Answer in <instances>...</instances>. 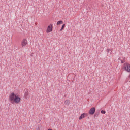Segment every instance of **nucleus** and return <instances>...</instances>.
<instances>
[{
	"label": "nucleus",
	"mask_w": 130,
	"mask_h": 130,
	"mask_svg": "<svg viewBox=\"0 0 130 130\" xmlns=\"http://www.w3.org/2000/svg\"><path fill=\"white\" fill-rule=\"evenodd\" d=\"M123 68L126 72L130 73V64L128 63H124L123 64Z\"/></svg>",
	"instance_id": "f257e3e1"
},
{
	"label": "nucleus",
	"mask_w": 130,
	"mask_h": 130,
	"mask_svg": "<svg viewBox=\"0 0 130 130\" xmlns=\"http://www.w3.org/2000/svg\"><path fill=\"white\" fill-rule=\"evenodd\" d=\"M16 95H15V93L14 92H12L9 95V101H10V102L12 104L14 103L13 101Z\"/></svg>",
	"instance_id": "f03ea898"
},
{
	"label": "nucleus",
	"mask_w": 130,
	"mask_h": 130,
	"mask_svg": "<svg viewBox=\"0 0 130 130\" xmlns=\"http://www.w3.org/2000/svg\"><path fill=\"white\" fill-rule=\"evenodd\" d=\"M13 102H15V103H16L17 104L20 103V102H21V98L19 97L18 95H15Z\"/></svg>",
	"instance_id": "7ed1b4c3"
},
{
	"label": "nucleus",
	"mask_w": 130,
	"mask_h": 130,
	"mask_svg": "<svg viewBox=\"0 0 130 130\" xmlns=\"http://www.w3.org/2000/svg\"><path fill=\"white\" fill-rule=\"evenodd\" d=\"M27 44H28V41H27V40H26L25 39H24L21 43L22 47H25V46H26Z\"/></svg>",
	"instance_id": "20e7f679"
},
{
	"label": "nucleus",
	"mask_w": 130,
	"mask_h": 130,
	"mask_svg": "<svg viewBox=\"0 0 130 130\" xmlns=\"http://www.w3.org/2000/svg\"><path fill=\"white\" fill-rule=\"evenodd\" d=\"M95 111H96V109L95 108V107H93L90 108L88 112V113L89 114H90V115H93V114L95 113Z\"/></svg>",
	"instance_id": "39448f33"
},
{
	"label": "nucleus",
	"mask_w": 130,
	"mask_h": 130,
	"mask_svg": "<svg viewBox=\"0 0 130 130\" xmlns=\"http://www.w3.org/2000/svg\"><path fill=\"white\" fill-rule=\"evenodd\" d=\"M52 31V24H50V25L48 26L47 30V33H50Z\"/></svg>",
	"instance_id": "423d86ee"
},
{
	"label": "nucleus",
	"mask_w": 130,
	"mask_h": 130,
	"mask_svg": "<svg viewBox=\"0 0 130 130\" xmlns=\"http://www.w3.org/2000/svg\"><path fill=\"white\" fill-rule=\"evenodd\" d=\"M87 116V113H83L79 118V120H81L83 119V118H84V117H86Z\"/></svg>",
	"instance_id": "0eeeda50"
},
{
	"label": "nucleus",
	"mask_w": 130,
	"mask_h": 130,
	"mask_svg": "<svg viewBox=\"0 0 130 130\" xmlns=\"http://www.w3.org/2000/svg\"><path fill=\"white\" fill-rule=\"evenodd\" d=\"M66 105H70V100H66L64 102Z\"/></svg>",
	"instance_id": "6e6552de"
},
{
	"label": "nucleus",
	"mask_w": 130,
	"mask_h": 130,
	"mask_svg": "<svg viewBox=\"0 0 130 130\" xmlns=\"http://www.w3.org/2000/svg\"><path fill=\"white\" fill-rule=\"evenodd\" d=\"M63 24V22L62 20L58 21L57 22V26H58L59 25Z\"/></svg>",
	"instance_id": "1a4fd4ad"
},
{
	"label": "nucleus",
	"mask_w": 130,
	"mask_h": 130,
	"mask_svg": "<svg viewBox=\"0 0 130 130\" xmlns=\"http://www.w3.org/2000/svg\"><path fill=\"white\" fill-rule=\"evenodd\" d=\"M66 27V24H63L62 26V27L61 28L60 31H61L62 30H63V28Z\"/></svg>",
	"instance_id": "9d476101"
},
{
	"label": "nucleus",
	"mask_w": 130,
	"mask_h": 130,
	"mask_svg": "<svg viewBox=\"0 0 130 130\" xmlns=\"http://www.w3.org/2000/svg\"><path fill=\"white\" fill-rule=\"evenodd\" d=\"M28 95H29V92H28V90H27L25 93H24V95L27 97V96H28Z\"/></svg>",
	"instance_id": "9b49d317"
},
{
	"label": "nucleus",
	"mask_w": 130,
	"mask_h": 130,
	"mask_svg": "<svg viewBox=\"0 0 130 130\" xmlns=\"http://www.w3.org/2000/svg\"><path fill=\"white\" fill-rule=\"evenodd\" d=\"M101 112L102 114H105V113H106V112H105L104 110H102Z\"/></svg>",
	"instance_id": "f8f14e48"
},
{
	"label": "nucleus",
	"mask_w": 130,
	"mask_h": 130,
	"mask_svg": "<svg viewBox=\"0 0 130 130\" xmlns=\"http://www.w3.org/2000/svg\"><path fill=\"white\" fill-rule=\"evenodd\" d=\"M124 62H125V61L124 60H121V63H124Z\"/></svg>",
	"instance_id": "ddd939ff"
},
{
	"label": "nucleus",
	"mask_w": 130,
	"mask_h": 130,
	"mask_svg": "<svg viewBox=\"0 0 130 130\" xmlns=\"http://www.w3.org/2000/svg\"><path fill=\"white\" fill-rule=\"evenodd\" d=\"M98 114H95L94 115V117H98Z\"/></svg>",
	"instance_id": "4468645a"
},
{
	"label": "nucleus",
	"mask_w": 130,
	"mask_h": 130,
	"mask_svg": "<svg viewBox=\"0 0 130 130\" xmlns=\"http://www.w3.org/2000/svg\"><path fill=\"white\" fill-rule=\"evenodd\" d=\"M107 52L108 53V52H109V51H110V49H107L106 50Z\"/></svg>",
	"instance_id": "2eb2a0df"
},
{
	"label": "nucleus",
	"mask_w": 130,
	"mask_h": 130,
	"mask_svg": "<svg viewBox=\"0 0 130 130\" xmlns=\"http://www.w3.org/2000/svg\"><path fill=\"white\" fill-rule=\"evenodd\" d=\"M36 130H40V129L39 128V126L38 127V128H37Z\"/></svg>",
	"instance_id": "dca6fc26"
},
{
	"label": "nucleus",
	"mask_w": 130,
	"mask_h": 130,
	"mask_svg": "<svg viewBox=\"0 0 130 130\" xmlns=\"http://www.w3.org/2000/svg\"><path fill=\"white\" fill-rule=\"evenodd\" d=\"M112 53V51H111L110 54Z\"/></svg>",
	"instance_id": "f3484780"
},
{
	"label": "nucleus",
	"mask_w": 130,
	"mask_h": 130,
	"mask_svg": "<svg viewBox=\"0 0 130 130\" xmlns=\"http://www.w3.org/2000/svg\"><path fill=\"white\" fill-rule=\"evenodd\" d=\"M118 60H121L120 58H119Z\"/></svg>",
	"instance_id": "a211bd4d"
}]
</instances>
